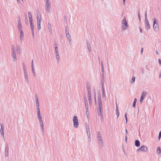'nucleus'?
I'll use <instances>...</instances> for the list:
<instances>
[{
    "mask_svg": "<svg viewBox=\"0 0 161 161\" xmlns=\"http://www.w3.org/2000/svg\"><path fill=\"white\" fill-rule=\"evenodd\" d=\"M144 97H141L140 99V102L141 103H142V101H143L144 100Z\"/></svg>",
    "mask_w": 161,
    "mask_h": 161,
    "instance_id": "3c124183",
    "label": "nucleus"
},
{
    "mask_svg": "<svg viewBox=\"0 0 161 161\" xmlns=\"http://www.w3.org/2000/svg\"><path fill=\"white\" fill-rule=\"evenodd\" d=\"M88 100H91V93H88Z\"/></svg>",
    "mask_w": 161,
    "mask_h": 161,
    "instance_id": "58836bf2",
    "label": "nucleus"
},
{
    "mask_svg": "<svg viewBox=\"0 0 161 161\" xmlns=\"http://www.w3.org/2000/svg\"><path fill=\"white\" fill-rule=\"evenodd\" d=\"M121 29L122 31L125 30L128 26V23L126 20V17L125 16L122 21Z\"/></svg>",
    "mask_w": 161,
    "mask_h": 161,
    "instance_id": "f257e3e1",
    "label": "nucleus"
},
{
    "mask_svg": "<svg viewBox=\"0 0 161 161\" xmlns=\"http://www.w3.org/2000/svg\"><path fill=\"white\" fill-rule=\"evenodd\" d=\"M41 29V24L37 25V29L38 31L40 30Z\"/></svg>",
    "mask_w": 161,
    "mask_h": 161,
    "instance_id": "603ef678",
    "label": "nucleus"
},
{
    "mask_svg": "<svg viewBox=\"0 0 161 161\" xmlns=\"http://www.w3.org/2000/svg\"><path fill=\"white\" fill-rule=\"evenodd\" d=\"M25 21L26 24L27 25H28V19L27 18V15H26V16H25Z\"/></svg>",
    "mask_w": 161,
    "mask_h": 161,
    "instance_id": "473e14b6",
    "label": "nucleus"
},
{
    "mask_svg": "<svg viewBox=\"0 0 161 161\" xmlns=\"http://www.w3.org/2000/svg\"><path fill=\"white\" fill-rule=\"evenodd\" d=\"M98 104H102L101 95L100 92H98Z\"/></svg>",
    "mask_w": 161,
    "mask_h": 161,
    "instance_id": "9d476101",
    "label": "nucleus"
},
{
    "mask_svg": "<svg viewBox=\"0 0 161 161\" xmlns=\"http://www.w3.org/2000/svg\"><path fill=\"white\" fill-rule=\"evenodd\" d=\"M147 20V11H145V20Z\"/></svg>",
    "mask_w": 161,
    "mask_h": 161,
    "instance_id": "4c0bfd02",
    "label": "nucleus"
},
{
    "mask_svg": "<svg viewBox=\"0 0 161 161\" xmlns=\"http://www.w3.org/2000/svg\"><path fill=\"white\" fill-rule=\"evenodd\" d=\"M97 110H103V108L102 107H99V108L97 109Z\"/></svg>",
    "mask_w": 161,
    "mask_h": 161,
    "instance_id": "4d7b16f0",
    "label": "nucleus"
},
{
    "mask_svg": "<svg viewBox=\"0 0 161 161\" xmlns=\"http://www.w3.org/2000/svg\"><path fill=\"white\" fill-rule=\"evenodd\" d=\"M36 111H37V113L40 112V108H36Z\"/></svg>",
    "mask_w": 161,
    "mask_h": 161,
    "instance_id": "69168bd1",
    "label": "nucleus"
},
{
    "mask_svg": "<svg viewBox=\"0 0 161 161\" xmlns=\"http://www.w3.org/2000/svg\"><path fill=\"white\" fill-rule=\"evenodd\" d=\"M157 153L159 155L161 154V149L160 147H158L157 149Z\"/></svg>",
    "mask_w": 161,
    "mask_h": 161,
    "instance_id": "4be33fe9",
    "label": "nucleus"
},
{
    "mask_svg": "<svg viewBox=\"0 0 161 161\" xmlns=\"http://www.w3.org/2000/svg\"><path fill=\"white\" fill-rule=\"evenodd\" d=\"M86 44H87V47L88 50V51L90 52L91 51V46L90 43L88 42L87 40H86Z\"/></svg>",
    "mask_w": 161,
    "mask_h": 161,
    "instance_id": "f3484780",
    "label": "nucleus"
},
{
    "mask_svg": "<svg viewBox=\"0 0 161 161\" xmlns=\"http://www.w3.org/2000/svg\"><path fill=\"white\" fill-rule=\"evenodd\" d=\"M48 29L49 30L50 32L51 33H52V30L51 29V24L49 22L48 24Z\"/></svg>",
    "mask_w": 161,
    "mask_h": 161,
    "instance_id": "6ab92c4d",
    "label": "nucleus"
},
{
    "mask_svg": "<svg viewBox=\"0 0 161 161\" xmlns=\"http://www.w3.org/2000/svg\"><path fill=\"white\" fill-rule=\"evenodd\" d=\"M55 54H58V49L57 47H55Z\"/></svg>",
    "mask_w": 161,
    "mask_h": 161,
    "instance_id": "ea45409f",
    "label": "nucleus"
},
{
    "mask_svg": "<svg viewBox=\"0 0 161 161\" xmlns=\"http://www.w3.org/2000/svg\"><path fill=\"white\" fill-rule=\"evenodd\" d=\"M104 79H102L101 81V87L104 86Z\"/></svg>",
    "mask_w": 161,
    "mask_h": 161,
    "instance_id": "c756f323",
    "label": "nucleus"
},
{
    "mask_svg": "<svg viewBox=\"0 0 161 161\" xmlns=\"http://www.w3.org/2000/svg\"><path fill=\"white\" fill-rule=\"evenodd\" d=\"M97 111L98 112V116H100V115L103 114L102 111L103 110H97Z\"/></svg>",
    "mask_w": 161,
    "mask_h": 161,
    "instance_id": "7c9ffc66",
    "label": "nucleus"
},
{
    "mask_svg": "<svg viewBox=\"0 0 161 161\" xmlns=\"http://www.w3.org/2000/svg\"><path fill=\"white\" fill-rule=\"evenodd\" d=\"M135 77L134 76H133L131 78V84H133L134 83L135 80Z\"/></svg>",
    "mask_w": 161,
    "mask_h": 161,
    "instance_id": "a878e982",
    "label": "nucleus"
},
{
    "mask_svg": "<svg viewBox=\"0 0 161 161\" xmlns=\"http://www.w3.org/2000/svg\"><path fill=\"white\" fill-rule=\"evenodd\" d=\"M39 120V121L40 125L41 126V131L42 133H43V132H44V128H43L44 125H43V122L42 121V119H40Z\"/></svg>",
    "mask_w": 161,
    "mask_h": 161,
    "instance_id": "1a4fd4ad",
    "label": "nucleus"
},
{
    "mask_svg": "<svg viewBox=\"0 0 161 161\" xmlns=\"http://www.w3.org/2000/svg\"><path fill=\"white\" fill-rule=\"evenodd\" d=\"M138 17L139 18V21L140 22L141 21V16L140 15V12L139 11L138 12Z\"/></svg>",
    "mask_w": 161,
    "mask_h": 161,
    "instance_id": "8fccbe9b",
    "label": "nucleus"
},
{
    "mask_svg": "<svg viewBox=\"0 0 161 161\" xmlns=\"http://www.w3.org/2000/svg\"><path fill=\"white\" fill-rule=\"evenodd\" d=\"M135 146L136 147H139L140 145V142L138 140H136L135 142Z\"/></svg>",
    "mask_w": 161,
    "mask_h": 161,
    "instance_id": "dca6fc26",
    "label": "nucleus"
},
{
    "mask_svg": "<svg viewBox=\"0 0 161 161\" xmlns=\"http://www.w3.org/2000/svg\"><path fill=\"white\" fill-rule=\"evenodd\" d=\"M28 15L30 21L33 20L32 19V15L31 12H29L28 13Z\"/></svg>",
    "mask_w": 161,
    "mask_h": 161,
    "instance_id": "a211bd4d",
    "label": "nucleus"
},
{
    "mask_svg": "<svg viewBox=\"0 0 161 161\" xmlns=\"http://www.w3.org/2000/svg\"><path fill=\"white\" fill-rule=\"evenodd\" d=\"M158 60L159 64L161 65V59H159Z\"/></svg>",
    "mask_w": 161,
    "mask_h": 161,
    "instance_id": "774afa93",
    "label": "nucleus"
},
{
    "mask_svg": "<svg viewBox=\"0 0 161 161\" xmlns=\"http://www.w3.org/2000/svg\"><path fill=\"white\" fill-rule=\"evenodd\" d=\"M24 76H26V75H28L26 70H24Z\"/></svg>",
    "mask_w": 161,
    "mask_h": 161,
    "instance_id": "e2e57ef3",
    "label": "nucleus"
},
{
    "mask_svg": "<svg viewBox=\"0 0 161 161\" xmlns=\"http://www.w3.org/2000/svg\"><path fill=\"white\" fill-rule=\"evenodd\" d=\"M153 28L154 30L156 32H158L159 31V27L158 26H155V25L156 24V25H158V23L157 22L156 19L155 18L153 19Z\"/></svg>",
    "mask_w": 161,
    "mask_h": 161,
    "instance_id": "f03ea898",
    "label": "nucleus"
},
{
    "mask_svg": "<svg viewBox=\"0 0 161 161\" xmlns=\"http://www.w3.org/2000/svg\"><path fill=\"white\" fill-rule=\"evenodd\" d=\"M97 137H98L99 136H101V134H100V132L99 131H98L97 133Z\"/></svg>",
    "mask_w": 161,
    "mask_h": 161,
    "instance_id": "de8ad7c7",
    "label": "nucleus"
},
{
    "mask_svg": "<svg viewBox=\"0 0 161 161\" xmlns=\"http://www.w3.org/2000/svg\"><path fill=\"white\" fill-rule=\"evenodd\" d=\"M37 117L38 118V119L39 120L40 119H42V117L40 114V112H39V113H37Z\"/></svg>",
    "mask_w": 161,
    "mask_h": 161,
    "instance_id": "c85d7f7f",
    "label": "nucleus"
},
{
    "mask_svg": "<svg viewBox=\"0 0 161 161\" xmlns=\"http://www.w3.org/2000/svg\"><path fill=\"white\" fill-rule=\"evenodd\" d=\"M31 69H32V71L33 73V75L35 76L36 75V73H35V70H34V68H32Z\"/></svg>",
    "mask_w": 161,
    "mask_h": 161,
    "instance_id": "c9c22d12",
    "label": "nucleus"
},
{
    "mask_svg": "<svg viewBox=\"0 0 161 161\" xmlns=\"http://www.w3.org/2000/svg\"><path fill=\"white\" fill-rule=\"evenodd\" d=\"M35 97L36 101L37 100H38V97L37 94H36L35 95Z\"/></svg>",
    "mask_w": 161,
    "mask_h": 161,
    "instance_id": "864d4df0",
    "label": "nucleus"
},
{
    "mask_svg": "<svg viewBox=\"0 0 161 161\" xmlns=\"http://www.w3.org/2000/svg\"><path fill=\"white\" fill-rule=\"evenodd\" d=\"M56 59H57V62L58 63L60 59L59 53L56 54Z\"/></svg>",
    "mask_w": 161,
    "mask_h": 161,
    "instance_id": "bb28decb",
    "label": "nucleus"
},
{
    "mask_svg": "<svg viewBox=\"0 0 161 161\" xmlns=\"http://www.w3.org/2000/svg\"><path fill=\"white\" fill-rule=\"evenodd\" d=\"M1 128L0 129V132L2 135L3 136V137L4 138V127L3 124H1Z\"/></svg>",
    "mask_w": 161,
    "mask_h": 161,
    "instance_id": "9b49d317",
    "label": "nucleus"
},
{
    "mask_svg": "<svg viewBox=\"0 0 161 161\" xmlns=\"http://www.w3.org/2000/svg\"><path fill=\"white\" fill-rule=\"evenodd\" d=\"M94 99H96V92L95 91L94 92Z\"/></svg>",
    "mask_w": 161,
    "mask_h": 161,
    "instance_id": "052dcab7",
    "label": "nucleus"
},
{
    "mask_svg": "<svg viewBox=\"0 0 161 161\" xmlns=\"http://www.w3.org/2000/svg\"><path fill=\"white\" fill-rule=\"evenodd\" d=\"M37 20H38L39 19H41V15L40 14H37Z\"/></svg>",
    "mask_w": 161,
    "mask_h": 161,
    "instance_id": "79ce46f5",
    "label": "nucleus"
},
{
    "mask_svg": "<svg viewBox=\"0 0 161 161\" xmlns=\"http://www.w3.org/2000/svg\"><path fill=\"white\" fill-rule=\"evenodd\" d=\"M23 68L24 71L26 70V68H25V64L24 63H23Z\"/></svg>",
    "mask_w": 161,
    "mask_h": 161,
    "instance_id": "09e8293b",
    "label": "nucleus"
},
{
    "mask_svg": "<svg viewBox=\"0 0 161 161\" xmlns=\"http://www.w3.org/2000/svg\"><path fill=\"white\" fill-rule=\"evenodd\" d=\"M145 24L146 28L148 30L150 28V25L148 20H145Z\"/></svg>",
    "mask_w": 161,
    "mask_h": 161,
    "instance_id": "6e6552de",
    "label": "nucleus"
},
{
    "mask_svg": "<svg viewBox=\"0 0 161 161\" xmlns=\"http://www.w3.org/2000/svg\"><path fill=\"white\" fill-rule=\"evenodd\" d=\"M125 118L126 120V123H127V114H126V113L125 114Z\"/></svg>",
    "mask_w": 161,
    "mask_h": 161,
    "instance_id": "5fc2aeb1",
    "label": "nucleus"
},
{
    "mask_svg": "<svg viewBox=\"0 0 161 161\" xmlns=\"http://www.w3.org/2000/svg\"><path fill=\"white\" fill-rule=\"evenodd\" d=\"M16 52H12V56L13 58V60L14 61H16L17 60V58H16Z\"/></svg>",
    "mask_w": 161,
    "mask_h": 161,
    "instance_id": "4468645a",
    "label": "nucleus"
},
{
    "mask_svg": "<svg viewBox=\"0 0 161 161\" xmlns=\"http://www.w3.org/2000/svg\"><path fill=\"white\" fill-rule=\"evenodd\" d=\"M73 125L74 127L77 128L79 126V122L77 117L76 116H75L73 118Z\"/></svg>",
    "mask_w": 161,
    "mask_h": 161,
    "instance_id": "7ed1b4c3",
    "label": "nucleus"
},
{
    "mask_svg": "<svg viewBox=\"0 0 161 161\" xmlns=\"http://www.w3.org/2000/svg\"><path fill=\"white\" fill-rule=\"evenodd\" d=\"M22 25H18V30L19 31H21V30H22Z\"/></svg>",
    "mask_w": 161,
    "mask_h": 161,
    "instance_id": "2f4dec72",
    "label": "nucleus"
},
{
    "mask_svg": "<svg viewBox=\"0 0 161 161\" xmlns=\"http://www.w3.org/2000/svg\"><path fill=\"white\" fill-rule=\"evenodd\" d=\"M161 130L159 133V135H158V138L159 140H160V139L161 138Z\"/></svg>",
    "mask_w": 161,
    "mask_h": 161,
    "instance_id": "c03bdc74",
    "label": "nucleus"
},
{
    "mask_svg": "<svg viewBox=\"0 0 161 161\" xmlns=\"http://www.w3.org/2000/svg\"><path fill=\"white\" fill-rule=\"evenodd\" d=\"M98 138V142L99 145L101 146L102 147L103 145V141L102 139V136H99Z\"/></svg>",
    "mask_w": 161,
    "mask_h": 161,
    "instance_id": "0eeeda50",
    "label": "nucleus"
},
{
    "mask_svg": "<svg viewBox=\"0 0 161 161\" xmlns=\"http://www.w3.org/2000/svg\"><path fill=\"white\" fill-rule=\"evenodd\" d=\"M140 150L141 151L144 152H145L147 151V148L146 146H144V145H142L136 151L137 152H138Z\"/></svg>",
    "mask_w": 161,
    "mask_h": 161,
    "instance_id": "39448f33",
    "label": "nucleus"
},
{
    "mask_svg": "<svg viewBox=\"0 0 161 161\" xmlns=\"http://www.w3.org/2000/svg\"><path fill=\"white\" fill-rule=\"evenodd\" d=\"M32 34V36L33 38L34 37V31H31Z\"/></svg>",
    "mask_w": 161,
    "mask_h": 161,
    "instance_id": "338daca9",
    "label": "nucleus"
},
{
    "mask_svg": "<svg viewBox=\"0 0 161 161\" xmlns=\"http://www.w3.org/2000/svg\"><path fill=\"white\" fill-rule=\"evenodd\" d=\"M116 115H117V118L119 117V112L118 111V108L117 107V106L116 107Z\"/></svg>",
    "mask_w": 161,
    "mask_h": 161,
    "instance_id": "cd10ccee",
    "label": "nucleus"
},
{
    "mask_svg": "<svg viewBox=\"0 0 161 161\" xmlns=\"http://www.w3.org/2000/svg\"><path fill=\"white\" fill-rule=\"evenodd\" d=\"M85 108L86 109V110H88V103H85Z\"/></svg>",
    "mask_w": 161,
    "mask_h": 161,
    "instance_id": "72a5a7b5",
    "label": "nucleus"
},
{
    "mask_svg": "<svg viewBox=\"0 0 161 161\" xmlns=\"http://www.w3.org/2000/svg\"><path fill=\"white\" fill-rule=\"evenodd\" d=\"M11 48H12V52H15V48L14 45H12L11 46Z\"/></svg>",
    "mask_w": 161,
    "mask_h": 161,
    "instance_id": "f704fd0d",
    "label": "nucleus"
},
{
    "mask_svg": "<svg viewBox=\"0 0 161 161\" xmlns=\"http://www.w3.org/2000/svg\"><path fill=\"white\" fill-rule=\"evenodd\" d=\"M31 31H34V26L33 23V20L30 21Z\"/></svg>",
    "mask_w": 161,
    "mask_h": 161,
    "instance_id": "2eb2a0df",
    "label": "nucleus"
},
{
    "mask_svg": "<svg viewBox=\"0 0 161 161\" xmlns=\"http://www.w3.org/2000/svg\"><path fill=\"white\" fill-rule=\"evenodd\" d=\"M88 101L89 102V105L90 106H92V100H88Z\"/></svg>",
    "mask_w": 161,
    "mask_h": 161,
    "instance_id": "0e129e2a",
    "label": "nucleus"
},
{
    "mask_svg": "<svg viewBox=\"0 0 161 161\" xmlns=\"http://www.w3.org/2000/svg\"><path fill=\"white\" fill-rule=\"evenodd\" d=\"M86 88L88 92V93H91V85L89 83H87L86 84Z\"/></svg>",
    "mask_w": 161,
    "mask_h": 161,
    "instance_id": "ddd939ff",
    "label": "nucleus"
},
{
    "mask_svg": "<svg viewBox=\"0 0 161 161\" xmlns=\"http://www.w3.org/2000/svg\"><path fill=\"white\" fill-rule=\"evenodd\" d=\"M86 130L87 135V136L88 137L89 134L91 135L90 133L89 128V127H88H88H86Z\"/></svg>",
    "mask_w": 161,
    "mask_h": 161,
    "instance_id": "412c9836",
    "label": "nucleus"
},
{
    "mask_svg": "<svg viewBox=\"0 0 161 161\" xmlns=\"http://www.w3.org/2000/svg\"><path fill=\"white\" fill-rule=\"evenodd\" d=\"M86 116H87V117L88 118V115L89 114V112L88 110H86Z\"/></svg>",
    "mask_w": 161,
    "mask_h": 161,
    "instance_id": "6e6d98bb",
    "label": "nucleus"
},
{
    "mask_svg": "<svg viewBox=\"0 0 161 161\" xmlns=\"http://www.w3.org/2000/svg\"><path fill=\"white\" fill-rule=\"evenodd\" d=\"M65 32L66 35H68L69 33V31L68 29L67 26H66L65 27Z\"/></svg>",
    "mask_w": 161,
    "mask_h": 161,
    "instance_id": "393cba45",
    "label": "nucleus"
},
{
    "mask_svg": "<svg viewBox=\"0 0 161 161\" xmlns=\"http://www.w3.org/2000/svg\"><path fill=\"white\" fill-rule=\"evenodd\" d=\"M147 92L145 91H143V92L142 93L141 97H143L144 98L145 96L147 94Z\"/></svg>",
    "mask_w": 161,
    "mask_h": 161,
    "instance_id": "aec40b11",
    "label": "nucleus"
},
{
    "mask_svg": "<svg viewBox=\"0 0 161 161\" xmlns=\"http://www.w3.org/2000/svg\"><path fill=\"white\" fill-rule=\"evenodd\" d=\"M64 20L66 22H67V17L66 15H64Z\"/></svg>",
    "mask_w": 161,
    "mask_h": 161,
    "instance_id": "680f3d73",
    "label": "nucleus"
},
{
    "mask_svg": "<svg viewBox=\"0 0 161 161\" xmlns=\"http://www.w3.org/2000/svg\"><path fill=\"white\" fill-rule=\"evenodd\" d=\"M91 135L89 134L88 136V142H90L91 141Z\"/></svg>",
    "mask_w": 161,
    "mask_h": 161,
    "instance_id": "49530a36",
    "label": "nucleus"
},
{
    "mask_svg": "<svg viewBox=\"0 0 161 161\" xmlns=\"http://www.w3.org/2000/svg\"><path fill=\"white\" fill-rule=\"evenodd\" d=\"M41 19H39L38 20H37V25L41 24Z\"/></svg>",
    "mask_w": 161,
    "mask_h": 161,
    "instance_id": "37998d69",
    "label": "nucleus"
},
{
    "mask_svg": "<svg viewBox=\"0 0 161 161\" xmlns=\"http://www.w3.org/2000/svg\"><path fill=\"white\" fill-rule=\"evenodd\" d=\"M102 89L103 92V93H105V89L104 88V86L101 87Z\"/></svg>",
    "mask_w": 161,
    "mask_h": 161,
    "instance_id": "bf43d9fd",
    "label": "nucleus"
},
{
    "mask_svg": "<svg viewBox=\"0 0 161 161\" xmlns=\"http://www.w3.org/2000/svg\"><path fill=\"white\" fill-rule=\"evenodd\" d=\"M20 32V35L19 36V38L21 42H22L24 39V34L22 30H21Z\"/></svg>",
    "mask_w": 161,
    "mask_h": 161,
    "instance_id": "f8f14e48",
    "label": "nucleus"
},
{
    "mask_svg": "<svg viewBox=\"0 0 161 161\" xmlns=\"http://www.w3.org/2000/svg\"><path fill=\"white\" fill-rule=\"evenodd\" d=\"M18 25H22L21 23V22L20 18V17H18Z\"/></svg>",
    "mask_w": 161,
    "mask_h": 161,
    "instance_id": "e433bc0d",
    "label": "nucleus"
},
{
    "mask_svg": "<svg viewBox=\"0 0 161 161\" xmlns=\"http://www.w3.org/2000/svg\"><path fill=\"white\" fill-rule=\"evenodd\" d=\"M66 37H67V38L68 39V40H70V38H71V36H70L69 35V34L68 35H66Z\"/></svg>",
    "mask_w": 161,
    "mask_h": 161,
    "instance_id": "a19ab883",
    "label": "nucleus"
},
{
    "mask_svg": "<svg viewBox=\"0 0 161 161\" xmlns=\"http://www.w3.org/2000/svg\"><path fill=\"white\" fill-rule=\"evenodd\" d=\"M84 101L85 103H88L87 100V98L86 97H84Z\"/></svg>",
    "mask_w": 161,
    "mask_h": 161,
    "instance_id": "13d9d810",
    "label": "nucleus"
},
{
    "mask_svg": "<svg viewBox=\"0 0 161 161\" xmlns=\"http://www.w3.org/2000/svg\"><path fill=\"white\" fill-rule=\"evenodd\" d=\"M19 50H20V48L18 45H17L16 46V50L18 52Z\"/></svg>",
    "mask_w": 161,
    "mask_h": 161,
    "instance_id": "a18cd8bd",
    "label": "nucleus"
},
{
    "mask_svg": "<svg viewBox=\"0 0 161 161\" xmlns=\"http://www.w3.org/2000/svg\"><path fill=\"white\" fill-rule=\"evenodd\" d=\"M137 99L136 98H135L134 99V101L133 104V107L135 108L136 107V104L137 102Z\"/></svg>",
    "mask_w": 161,
    "mask_h": 161,
    "instance_id": "b1692460",
    "label": "nucleus"
},
{
    "mask_svg": "<svg viewBox=\"0 0 161 161\" xmlns=\"http://www.w3.org/2000/svg\"><path fill=\"white\" fill-rule=\"evenodd\" d=\"M25 81L27 83L29 84V80L28 78V75L25 76Z\"/></svg>",
    "mask_w": 161,
    "mask_h": 161,
    "instance_id": "5701e85b",
    "label": "nucleus"
},
{
    "mask_svg": "<svg viewBox=\"0 0 161 161\" xmlns=\"http://www.w3.org/2000/svg\"><path fill=\"white\" fill-rule=\"evenodd\" d=\"M9 146L8 144L6 143L5 144V156L6 157H8V155Z\"/></svg>",
    "mask_w": 161,
    "mask_h": 161,
    "instance_id": "423d86ee",
    "label": "nucleus"
},
{
    "mask_svg": "<svg viewBox=\"0 0 161 161\" xmlns=\"http://www.w3.org/2000/svg\"><path fill=\"white\" fill-rule=\"evenodd\" d=\"M45 7L46 10L48 11V13H49L50 12V8H51V4L49 1H48V0L46 1Z\"/></svg>",
    "mask_w": 161,
    "mask_h": 161,
    "instance_id": "20e7f679",
    "label": "nucleus"
}]
</instances>
